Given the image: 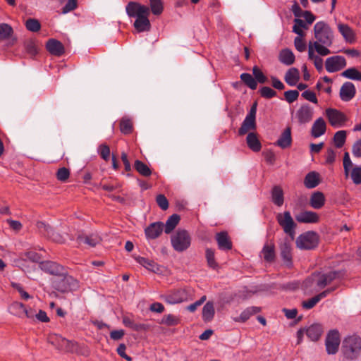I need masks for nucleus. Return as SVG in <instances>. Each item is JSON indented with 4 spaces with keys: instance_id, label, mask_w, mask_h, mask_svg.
I'll return each instance as SVG.
<instances>
[{
    "instance_id": "obj_42",
    "label": "nucleus",
    "mask_w": 361,
    "mask_h": 361,
    "mask_svg": "<svg viewBox=\"0 0 361 361\" xmlns=\"http://www.w3.org/2000/svg\"><path fill=\"white\" fill-rule=\"evenodd\" d=\"M134 168L141 176L144 177H149L152 173L150 168L145 163L138 159L135 161Z\"/></svg>"
},
{
    "instance_id": "obj_63",
    "label": "nucleus",
    "mask_w": 361,
    "mask_h": 361,
    "mask_svg": "<svg viewBox=\"0 0 361 361\" xmlns=\"http://www.w3.org/2000/svg\"><path fill=\"white\" fill-rule=\"evenodd\" d=\"M299 97V92L298 90H288L284 92V98L289 104L294 102Z\"/></svg>"
},
{
    "instance_id": "obj_64",
    "label": "nucleus",
    "mask_w": 361,
    "mask_h": 361,
    "mask_svg": "<svg viewBox=\"0 0 361 361\" xmlns=\"http://www.w3.org/2000/svg\"><path fill=\"white\" fill-rule=\"evenodd\" d=\"M156 202L162 210H166L169 208V201L164 195H158L156 197Z\"/></svg>"
},
{
    "instance_id": "obj_1",
    "label": "nucleus",
    "mask_w": 361,
    "mask_h": 361,
    "mask_svg": "<svg viewBox=\"0 0 361 361\" xmlns=\"http://www.w3.org/2000/svg\"><path fill=\"white\" fill-rule=\"evenodd\" d=\"M341 353L347 361H355L361 354V337L355 334L344 338L341 345Z\"/></svg>"
},
{
    "instance_id": "obj_17",
    "label": "nucleus",
    "mask_w": 361,
    "mask_h": 361,
    "mask_svg": "<svg viewBox=\"0 0 361 361\" xmlns=\"http://www.w3.org/2000/svg\"><path fill=\"white\" fill-rule=\"evenodd\" d=\"M36 226L39 232L47 238L51 239L52 240L57 242H59L61 238V236L59 233L55 232L54 228L51 226L49 224L45 223L44 221H37L36 224Z\"/></svg>"
},
{
    "instance_id": "obj_25",
    "label": "nucleus",
    "mask_w": 361,
    "mask_h": 361,
    "mask_svg": "<svg viewBox=\"0 0 361 361\" xmlns=\"http://www.w3.org/2000/svg\"><path fill=\"white\" fill-rule=\"evenodd\" d=\"M299 223L315 224L319 222V216L317 213L312 211H304L295 216Z\"/></svg>"
},
{
    "instance_id": "obj_34",
    "label": "nucleus",
    "mask_w": 361,
    "mask_h": 361,
    "mask_svg": "<svg viewBox=\"0 0 361 361\" xmlns=\"http://www.w3.org/2000/svg\"><path fill=\"white\" fill-rule=\"evenodd\" d=\"M260 312L261 307H248L240 313L238 318L235 319V321L238 322H245L250 318L251 316Z\"/></svg>"
},
{
    "instance_id": "obj_20",
    "label": "nucleus",
    "mask_w": 361,
    "mask_h": 361,
    "mask_svg": "<svg viewBox=\"0 0 361 361\" xmlns=\"http://www.w3.org/2000/svg\"><path fill=\"white\" fill-rule=\"evenodd\" d=\"M164 224L161 221H157L150 224L145 229L146 238L154 240L160 236L164 231Z\"/></svg>"
},
{
    "instance_id": "obj_14",
    "label": "nucleus",
    "mask_w": 361,
    "mask_h": 361,
    "mask_svg": "<svg viewBox=\"0 0 361 361\" xmlns=\"http://www.w3.org/2000/svg\"><path fill=\"white\" fill-rule=\"evenodd\" d=\"M126 11L130 18H137L144 13H149V8L136 1H130L126 6Z\"/></svg>"
},
{
    "instance_id": "obj_51",
    "label": "nucleus",
    "mask_w": 361,
    "mask_h": 361,
    "mask_svg": "<svg viewBox=\"0 0 361 361\" xmlns=\"http://www.w3.org/2000/svg\"><path fill=\"white\" fill-rule=\"evenodd\" d=\"M149 12L155 16H159L164 11V5L162 0H149Z\"/></svg>"
},
{
    "instance_id": "obj_7",
    "label": "nucleus",
    "mask_w": 361,
    "mask_h": 361,
    "mask_svg": "<svg viewBox=\"0 0 361 361\" xmlns=\"http://www.w3.org/2000/svg\"><path fill=\"white\" fill-rule=\"evenodd\" d=\"M257 102H253L250 107V111L243 121L241 126L238 129V135L242 136L245 135L249 130H255L257 128L256 114H257Z\"/></svg>"
},
{
    "instance_id": "obj_47",
    "label": "nucleus",
    "mask_w": 361,
    "mask_h": 361,
    "mask_svg": "<svg viewBox=\"0 0 361 361\" xmlns=\"http://www.w3.org/2000/svg\"><path fill=\"white\" fill-rule=\"evenodd\" d=\"M341 75L353 80L361 81V72L356 68L352 67L342 72Z\"/></svg>"
},
{
    "instance_id": "obj_12",
    "label": "nucleus",
    "mask_w": 361,
    "mask_h": 361,
    "mask_svg": "<svg viewBox=\"0 0 361 361\" xmlns=\"http://www.w3.org/2000/svg\"><path fill=\"white\" fill-rule=\"evenodd\" d=\"M189 293L185 288H178L164 296V301L169 304H178L187 301Z\"/></svg>"
},
{
    "instance_id": "obj_39",
    "label": "nucleus",
    "mask_w": 361,
    "mask_h": 361,
    "mask_svg": "<svg viewBox=\"0 0 361 361\" xmlns=\"http://www.w3.org/2000/svg\"><path fill=\"white\" fill-rule=\"evenodd\" d=\"M42 256L39 253L35 251H27L25 253L22 254L21 259L18 260V263L20 265H24V263L27 259L30 260L32 262L39 263L41 262Z\"/></svg>"
},
{
    "instance_id": "obj_4",
    "label": "nucleus",
    "mask_w": 361,
    "mask_h": 361,
    "mask_svg": "<svg viewBox=\"0 0 361 361\" xmlns=\"http://www.w3.org/2000/svg\"><path fill=\"white\" fill-rule=\"evenodd\" d=\"M59 276L61 278L52 282V286L55 290L64 293L75 290L78 288V281L68 275L66 270L63 271V275Z\"/></svg>"
},
{
    "instance_id": "obj_30",
    "label": "nucleus",
    "mask_w": 361,
    "mask_h": 361,
    "mask_svg": "<svg viewBox=\"0 0 361 361\" xmlns=\"http://www.w3.org/2000/svg\"><path fill=\"white\" fill-rule=\"evenodd\" d=\"M320 176L318 172H309L305 177L304 185L308 189L316 188L320 183Z\"/></svg>"
},
{
    "instance_id": "obj_36",
    "label": "nucleus",
    "mask_w": 361,
    "mask_h": 361,
    "mask_svg": "<svg viewBox=\"0 0 361 361\" xmlns=\"http://www.w3.org/2000/svg\"><path fill=\"white\" fill-rule=\"evenodd\" d=\"M271 200L278 207L283 205L284 202L283 191L281 186L275 185L271 189Z\"/></svg>"
},
{
    "instance_id": "obj_37",
    "label": "nucleus",
    "mask_w": 361,
    "mask_h": 361,
    "mask_svg": "<svg viewBox=\"0 0 361 361\" xmlns=\"http://www.w3.org/2000/svg\"><path fill=\"white\" fill-rule=\"evenodd\" d=\"M135 259L140 264L154 273H158L160 271L159 266L153 260L143 257H137Z\"/></svg>"
},
{
    "instance_id": "obj_58",
    "label": "nucleus",
    "mask_w": 361,
    "mask_h": 361,
    "mask_svg": "<svg viewBox=\"0 0 361 361\" xmlns=\"http://www.w3.org/2000/svg\"><path fill=\"white\" fill-rule=\"evenodd\" d=\"M98 154L105 161H108L110 159V148L109 147L104 143L101 144L98 147Z\"/></svg>"
},
{
    "instance_id": "obj_40",
    "label": "nucleus",
    "mask_w": 361,
    "mask_h": 361,
    "mask_svg": "<svg viewBox=\"0 0 361 361\" xmlns=\"http://www.w3.org/2000/svg\"><path fill=\"white\" fill-rule=\"evenodd\" d=\"M180 220V216L177 214H173L171 216H170L166 220L164 228V232L166 234L171 233L178 224Z\"/></svg>"
},
{
    "instance_id": "obj_60",
    "label": "nucleus",
    "mask_w": 361,
    "mask_h": 361,
    "mask_svg": "<svg viewBox=\"0 0 361 361\" xmlns=\"http://www.w3.org/2000/svg\"><path fill=\"white\" fill-rule=\"evenodd\" d=\"M315 51L321 56H326L331 54V51L328 49L330 46H324L319 42H313Z\"/></svg>"
},
{
    "instance_id": "obj_2",
    "label": "nucleus",
    "mask_w": 361,
    "mask_h": 361,
    "mask_svg": "<svg viewBox=\"0 0 361 361\" xmlns=\"http://www.w3.org/2000/svg\"><path fill=\"white\" fill-rule=\"evenodd\" d=\"M314 35L316 42L324 46H331L334 40L333 31L324 21H319L314 25Z\"/></svg>"
},
{
    "instance_id": "obj_28",
    "label": "nucleus",
    "mask_w": 361,
    "mask_h": 361,
    "mask_svg": "<svg viewBox=\"0 0 361 361\" xmlns=\"http://www.w3.org/2000/svg\"><path fill=\"white\" fill-rule=\"evenodd\" d=\"M326 130V124L325 121L322 117H319L315 120L314 123L312 124L311 128V135L317 138L322 135H323Z\"/></svg>"
},
{
    "instance_id": "obj_33",
    "label": "nucleus",
    "mask_w": 361,
    "mask_h": 361,
    "mask_svg": "<svg viewBox=\"0 0 361 361\" xmlns=\"http://www.w3.org/2000/svg\"><path fill=\"white\" fill-rule=\"evenodd\" d=\"M264 260L268 263H271L275 261L276 252L275 245L274 243L265 244L262 250Z\"/></svg>"
},
{
    "instance_id": "obj_27",
    "label": "nucleus",
    "mask_w": 361,
    "mask_h": 361,
    "mask_svg": "<svg viewBox=\"0 0 361 361\" xmlns=\"http://www.w3.org/2000/svg\"><path fill=\"white\" fill-rule=\"evenodd\" d=\"M291 128L287 127L280 135L275 145L281 149H286L292 145Z\"/></svg>"
},
{
    "instance_id": "obj_55",
    "label": "nucleus",
    "mask_w": 361,
    "mask_h": 361,
    "mask_svg": "<svg viewBox=\"0 0 361 361\" xmlns=\"http://www.w3.org/2000/svg\"><path fill=\"white\" fill-rule=\"evenodd\" d=\"M258 93L259 94L260 97L267 99L275 97L277 95L276 91L268 86L261 87L258 90Z\"/></svg>"
},
{
    "instance_id": "obj_62",
    "label": "nucleus",
    "mask_w": 361,
    "mask_h": 361,
    "mask_svg": "<svg viewBox=\"0 0 361 361\" xmlns=\"http://www.w3.org/2000/svg\"><path fill=\"white\" fill-rule=\"evenodd\" d=\"M262 155L267 164L274 165L276 161V155L273 150L266 149L262 152Z\"/></svg>"
},
{
    "instance_id": "obj_8",
    "label": "nucleus",
    "mask_w": 361,
    "mask_h": 361,
    "mask_svg": "<svg viewBox=\"0 0 361 361\" xmlns=\"http://www.w3.org/2000/svg\"><path fill=\"white\" fill-rule=\"evenodd\" d=\"M341 344V334L338 329L329 330L325 338V348L328 355H336Z\"/></svg>"
},
{
    "instance_id": "obj_9",
    "label": "nucleus",
    "mask_w": 361,
    "mask_h": 361,
    "mask_svg": "<svg viewBox=\"0 0 361 361\" xmlns=\"http://www.w3.org/2000/svg\"><path fill=\"white\" fill-rule=\"evenodd\" d=\"M325 115L329 124L335 128L344 127L348 121V116L343 112L334 108L326 109Z\"/></svg>"
},
{
    "instance_id": "obj_19",
    "label": "nucleus",
    "mask_w": 361,
    "mask_h": 361,
    "mask_svg": "<svg viewBox=\"0 0 361 361\" xmlns=\"http://www.w3.org/2000/svg\"><path fill=\"white\" fill-rule=\"evenodd\" d=\"M215 240H216L218 248L220 250L228 251L233 247V243L228 232L226 231L216 233Z\"/></svg>"
},
{
    "instance_id": "obj_22",
    "label": "nucleus",
    "mask_w": 361,
    "mask_h": 361,
    "mask_svg": "<svg viewBox=\"0 0 361 361\" xmlns=\"http://www.w3.org/2000/svg\"><path fill=\"white\" fill-rule=\"evenodd\" d=\"M46 49L53 56H61L65 53V48L62 42L51 38L46 42Z\"/></svg>"
},
{
    "instance_id": "obj_43",
    "label": "nucleus",
    "mask_w": 361,
    "mask_h": 361,
    "mask_svg": "<svg viewBox=\"0 0 361 361\" xmlns=\"http://www.w3.org/2000/svg\"><path fill=\"white\" fill-rule=\"evenodd\" d=\"M14 31L11 25L8 23H0V41H4L11 38Z\"/></svg>"
},
{
    "instance_id": "obj_35",
    "label": "nucleus",
    "mask_w": 361,
    "mask_h": 361,
    "mask_svg": "<svg viewBox=\"0 0 361 361\" xmlns=\"http://www.w3.org/2000/svg\"><path fill=\"white\" fill-rule=\"evenodd\" d=\"M300 79V72L297 68L293 67L286 72L284 80L290 86H295Z\"/></svg>"
},
{
    "instance_id": "obj_44",
    "label": "nucleus",
    "mask_w": 361,
    "mask_h": 361,
    "mask_svg": "<svg viewBox=\"0 0 361 361\" xmlns=\"http://www.w3.org/2000/svg\"><path fill=\"white\" fill-rule=\"evenodd\" d=\"M205 258L209 268L216 270L219 268V264L215 259V252L212 248H207L205 250Z\"/></svg>"
},
{
    "instance_id": "obj_57",
    "label": "nucleus",
    "mask_w": 361,
    "mask_h": 361,
    "mask_svg": "<svg viewBox=\"0 0 361 361\" xmlns=\"http://www.w3.org/2000/svg\"><path fill=\"white\" fill-rule=\"evenodd\" d=\"M350 178L355 185L361 184V166H355L350 171Z\"/></svg>"
},
{
    "instance_id": "obj_53",
    "label": "nucleus",
    "mask_w": 361,
    "mask_h": 361,
    "mask_svg": "<svg viewBox=\"0 0 361 361\" xmlns=\"http://www.w3.org/2000/svg\"><path fill=\"white\" fill-rule=\"evenodd\" d=\"M252 75L255 80L257 81V84H264L267 82L268 78L262 72V71L257 66H254L252 68Z\"/></svg>"
},
{
    "instance_id": "obj_3",
    "label": "nucleus",
    "mask_w": 361,
    "mask_h": 361,
    "mask_svg": "<svg viewBox=\"0 0 361 361\" xmlns=\"http://www.w3.org/2000/svg\"><path fill=\"white\" fill-rule=\"evenodd\" d=\"M319 243V236L317 232L312 231L300 234L295 240L296 247L304 250H314Z\"/></svg>"
},
{
    "instance_id": "obj_24",
    "label": "nucleus",
    "mask_w": 361,
    "mask_h": 361,
    "mask_svg": "<svg viewBox=\"0 0 361 361\" xmlns=\"http://www.w3.org/2000/svg\"><path fill=\"white\" fill-rule=\"evenodd\" d=\"M149 13H144L137 16L134 22V27L138 32L149 31L151 29V23L148 18Z\"/></svg>"
},
{
    "instance_id": "obj_50",
    "label": "nucleus",
    "mask_w": 361,
    "mask_h": 361,
    "mask_svg": "<svg viewBox=\"0 0 361 361\" xmlns=\"http://www.w3.org/2000/svg\"><path fill=\"white\" fill-rule=\"evenodd\" d=\"M25 305L20 302H14L9 307V311L11 314L18 317H23Z\"/></svg>"
},
{
    "instance_id": "obj_11",
    "label": "nucleus",
    "mask_w": 361,
    "mask_h": 361,
    "mask_svg": "<svg viewBox=\"0 0 361 361\" xmlns=\"http://www.w3.org/2000/svg\"><path fill=\"white\" fill-rule=\"evenodd\" d=\"M346 64V60L344 56L336 55L326 59L325 68L329 73H334L344 68Z\"/></svg>"
},
{
    "instance_id": "obj_10",
    "label": "nucleus",
    "mask_w": 361,
    "mask_h": 361,
    "mask_svg": "<svg viewBox=\"0 0 361 361\" xmlns=\"http://www.w3.org/2000/svg\"><path fill=\"white\" fill-rule=\"evenodd\" d=\"M291 240V239L289 240L288 238H285L279 245V255L283 265L289 269L293 267Z\"/></svg>"
},
{
    "instance_id": "obj_15",
    "label": "nucleus",
    "mask_w": 361,
    "mask_h": 361,
    "mask_svg": "<svg viewBox=\"0 0 361 361\" xmlns=\"http://www.w3.org/2000/svg\"><path fill=\"white\" fill-rule=\"evenodd\" d=\"M339 276V271H331L327 273H321L317 271V287L319 289H322L327 285L330 284L336 279L338 278Z\"/></svg>"
},
{
    "instance_id": "obj_23",
    "label": "nucleus",
    "mask_w": 361,
    "mask_h": 361,
    "mask_svg": "<svg viewBox=\"0 0 361 361\" xmlns=\"http://www.w3.org/2000/svg\"><path fill=\"white\" fill-rule=\"evenodd\" d=\"M356 94V89L354 84L351 82H345L341 86L340 90V98L342 101L349 102Z\"/></svg>"
},
{
    "instance_id": "obj_13",
    "label": "nucleus",
    "mask_w": 361,
    "mask_h": 361,
    "mask_svg": "<svg viewBox=\"0 0 361 361\" xmlns=\"http://www.w3.org/2000/svg\"><path fill=\"white\" fill-rule=\"evenodd\" d=\"M39 267L44 272L54 276L63 275L66 270L63 266L49 260L39 262Z\"/></svg>"
},
{
    "instance_id": "obj_45",
    "label": "nucleus",
    "mask_w": 361,
    "mask_h": 361,
    "mask_svg": "<svg viewBox=\"0 0 361 361\" xmlns=\"http://www.w3.org/2000/svg\"><path fill=\"white\" fill-rule=\"evenodd\" d=\"M120 130L124 135H129L133 130V125L132 121L126 117H123L119 123Z\"/></svg>"
},
{
    "instance_id": "obj_48",
    "label": "nucleus",
    "mask_w": 361,
    "mask_h": 361,
    "mask_svg": "<svg viewBox=\"0 0 361 361\" xmlns=\"http://www.w3.org/2000/svg\"><path fill=\"white\" fill-rule=\"evenodd\" d=\"M347 137V132L344 130L337 131L334 135V142L337 148H341L345 141Z\"/></svg>"
},
{
    "instance_id": "obj_59",
    "label": "nucleus",
    "mask_w": 361,
    "mask_h": 361,
    "mask_svg": "<svg viewBox=\"0 0 361 361\" xmlns=\"http://www.w3.org/2000/svg\"><path fill=\"white\" fill-rule=\"evenodd\" d=\"M343 165L344 169V174L346 177L348 176L350 168L353 166V162L350 158L349 153L345 152L343 155Z\"/></svg>"
},
{
    "instance_id": "obj_31",
    "label": "nucleus",
    "mask_w": 361,
    "mask_h": 361,
    "mask_svg": "<svg viewBox=\"0 0 361 361\" xmlns=\"http://www.w3.org/2000/svg\"><path fill=\"white\" fill-rule=\"evenodd\" d=\"M325 201L326 199L324 193L320 191H317L312 194L310 204L312 208L319 209L324 207Z\"/></svg>"
},
{
    "instance_id": "obj_29",
    "label": "nucleus",
    "mask_w": 361,
    "mask_h": 361,
    "mask_svg": "<svg viewBox=\"0 0 361 361\" xmlns=\"http://www.w3.org/2000/svg\"><path fill=\"white\" fill-rule=\"evenodd\" d=\"M246 143L248 148L254 152H258L262 149V144L256 133L250 132L247 134Z\"/></svg>"
},
{
    "instance_id": "obj_38",
    "label": "nucleus",
    "mask_w": 361,
    "mask_h": 361,
    "mask_svg": "<svg viewBox=\"0 0 361 361\" xmlns=\"http://www.w3.org/2000/svg\"><path fill=\"white\" fill-rule=\"evenodd\" d=\"M202 319L205 322H211L213 319L215 314V310L213 302L208 301L206 302L202 308Z\"/></svg>"
},
{
    "instance_id": "obj_5",
    "label": "nucleus",
    "mask_w": 361,
    "mask_h": 361,
    "mask_svg": "<svg viewBox=\"0 0 361 361\" xmlns=\"http://www.w3.org/2000/svg\"><path fill=\"white\" fill-rule=\"evenodd\" d=\"M171 243L176 251L182 252L190 246L191 237L188 231L178 229L175 234L171 236Z\"/></svg>"
},
{
    "instance_id": "obj_41",
    "label": "nucleus",
    "mask_w": 361,
    "mask_h": 361,
    "mask_svg": "<svg viewBox=\"0 0 361 361\" xmlns=\"http://www.w3.org/2000/svg\"><path fill=\"white\" fill-rule=\"evenodd\" d=\"M338 29L339 32L342 35L343 38L349 42H352L354 41V33L351 27L343 23H339L338 25Z\"/></svg>"
},
{
    "instance_id": "obj_46",
    "label": "nucleus",
    "mask_w": 361,
    "mask_h": 361,
    "mask_svg": "<svg viewBox=\"0 0 361 361\" xmlns=\"http://www.w3.org/2000/svg\"><path fill=\"white\" fill-rule=\"evenodd\" d=\"M241 81L250 89L255 90L257 87V81L255 80L253 75L247 73H243L240 75Z\"/></svg>"
},
{
    "instance_id": "obj_56",
    "label": "nucleus",
    "mask_w": 361,
    "mask_h": 361,
    "mask_svg": "<svg viewBox=\"0 0 361 361\" xmlns=\"http://www.w3.org/2000/svg\"><path fill=\"white\" fill-rule=\"evenodd\" d=\"M179 322L180 319L178 317H176L173 314H169L164 315L159 323L161 324H165L169 326H171L178 324Z\"/></svg>"
},
{
    "instance_id": "obj_32",
    "label": "nucleus",
    "mask_w": 361,
    "mask_h": 361,
    "mask_svg": "<svg viewBox=\"0 0 361 361\" xmlns=\"http://www.w3.org/2000/svg\"><path fill=\"white\" fill-rule=\"evenodd\" d=\"M295 55L290 49H283L279 52V60L281 63H282L284 65H292L295 62Z\"/></svg>"
},
{
    "instance_id": "obj_61",
    "label": "nucleus",
    "mask_w": 361,
    "mask_h": 361,
    "mask_svg": "<svg viewBox=\"0 0 361 361\" xmlns=\"http://www.w3.org/2000/svg\"><path fill=\"white\" fill-rule=\"evenodd\" d=\"M69 176L70 170L66 167L59 168L56 172V178L61 182H66Z\"/></svg>"
},
{
    "instance_id": "obj_6",
    "label": "nucleus",
    "mask_w": 361,
    "mask_h": 361,
    "mask_svg": "<svg viewBox=\"0 0 361 361\" xmlns=\"http://www.w3.org/2000/svg\"><path fill=\"white\" fill-rule=\"evenodd\" d=\"M278 224L283 228L285 233L288 234L291 240H293L295 235V228L297 224L293 221L289 211H286L283 214L279 213L276 215Z\"/></svg>"
},
{
    "instance_id": "obj_49",
    "label": "nucleus",
    "mask_w": 361,
    "mask_h": 361,
    "mask_svg": "<svg viewBox=\"0 0 361 361\" xmlns=\"http://www.w3.org/2000/svg\"><path fill=\"white\" fill-rule=\"evenodd\" d=\"M24 49L25 53L30 56V58H34L38 54V49L35 42L32 39H29L24 42Z\"/></svg>"
},
{
    "instance_id": "obj_16",
    "label": "nucleus",
    "mask_w": 361,
    "mask_h": 361,
    "mask_svg": "<svg viewBox=\"0 0 361 361\" xmlns=\"http://www.w3.org/2000/svg\"><path fill=\"white\" fill-rule=\"evenodd\" d=\"M75 240L78 245L85 244L91 247H94L101 243L102 238L97 233L87 235L84 233H81L77 235Z\"/></svg>"
},
{
    "instance_id": "obj_21",
    "label": "nucleus",
    "mask_w": 361,
    "mask_h": 361,
    "mask_svg": "<svg viewBox=\"0 0 361 361\" xmlns=\"http://www.w3.org/2000/svg\"><path fill=\"white\" fill-rule=\"evenodd\" d=\"M313 116V109L307 104L302 105L296 112V117L300 124L309 123Z\"/></svg>"
},
{
    "instance_id": "obj_26",
    "label": "nucleus",
    "mask_w": 361,
    "mask_h": 361,
    "mask_svg": "<svg viewBox=\"0 0 361 361\" xmlns=\"http://www.w3.org/2000/svg\"><path fill=\"white\" fill-rule=\"evenodd\" d=\"M324 332L322 324L314 323L305 329V334L312 341H317L321 338Z\"/></svg>"
},
{
    "instance_id": "obj_54",
    "label": "nucleus",
    "mask_w": 361,
    "mask_h": 361,
    "mask_svg": "<svg viewBox=\"0 0 361 361\" xmlns=\"http://www.w3.org/2000/svg\"><path fill=\"white\" fill-rule=\"evenodd\" d=\"M26 29L32 32H37L41 29L40 22L35 18H28L25 23Z\"/></svg>"
},
{
    "instance_id": "obj_18",
    "label": "nucleus",
    "mask_w": 361,
    "mask_h": 361,
    "mask_svg": "<svg viewBox=\"0 0 361 361\" xmlns=\"http://www.w3.org/2000/svg\"><path fill=\"white\" fill-rule=\"evenodd\" d=\"M61 341L63 342L61 351L71 353L82 354L86 356L89 355V351L87 349L81 348L78 342L66 338Z\"/></svg>"
},
{
    "instance_id": "obj_52",
    "label": "nucleus",
    "mask_w": 361,
    "mask_h": 361,
    "mask_svg": "<svg viewBox=\"0 0 361 361\" xmlns=\"http://www.w3.org/2000/svg\"><path fill=\"white\" fill-rule=\"evenodd\" d=\"M47 340L55 348L61 351L63 342L61 340H65V338L58 334H51L48 336Z\"/></svg>"
}]
</instances>
